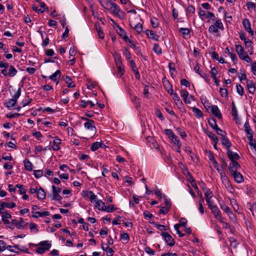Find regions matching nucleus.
Returning <instances> with one entry per match:
<instances>
[{
  "label": "nucleus",
  "instance_id": "2f4dec72",
  "mask_svg": "<svg viewBox=\"0 0 256 256\" xmlns=\"http://www.w3.org/2000/svg\"><path fill=\"white\" fill-rule=\"evenodd\" d=\"M102 248L103 250L106 252L107 254H108V256H112L114 253V250L110 248L109 247L108 245L106 246V247H104V244H102Z\"/></svg>",
  "mask_w": 256,
  "mask_h": 256
},
{
  "label": "nucleus",
  "instance_id": "f8f14e48",
  "mask_svg": "<svg viewBox=\"0 0 256 256\" xmlns=\"http://www.w3.org/2000/svg\"><path fill=\"white\" fill-rule=\"evenodd\" d=\"M210 110L212 113L218 119H221L222 118L221 112L217 106L212 105L211 106Z\"/></svg>",
  "mask_w": 256,
  "mask_h": 256
},
{
  "label": "nucleus",
  "instance_id": "a18cd8bd",
  "mask_svg": "<svg viewBox=\"0 0 256 256\" xmlns=\"http://www.w3.org/2000/svg\"><path fill=\"white\" fill-rule=\"evenodd\" d=\"M220 208L223 210L226 214L230 213L231 211L230 208L226 206L224 203L220 204Z\"/></svg>",
  "mask_w": 256,
  "mask_h": 256
},
{
  "label": "nucleus",
  "instance_id": "8fccbe9b",
  "mask_svg": "<svg viewBox=\"0 0 256 256\" xmlns=\"http://www.w3.org/2000/svg\"><path fill=\"white\" fill-rule=\"evenodd\" d=\"M34 174L36 178H38L43 176V171L42 170H35L34 171Z\"/></svg>",
  "mask_w": 256,
  "mask_h": 256
},
{
  "label": "nucleus",
  "instance_id": "6e6d98bb",
  "mask_svg": "<svg viewBox=\"0 0 256 256\" xmlns=\"http://www.w3.org/2000/svg\"><path fill=\"white\" fill-rule=\"evenodd\" d=\"M215 130L218 135H220L221 136V138L223 137H224V136L226 135V132L224 131H223L219 128H216V130Z\"/></svg>",
  "mask_w": 256,
  "mask_h": 256
},
{
  "label": "nucleus",
  "instance_id": "338daca9",
  "mask_svg": "<svg viewBox=\"0 0 256 256\" xmlns=\"http://www.w3.org/2000/svg\"><path fill=\"white\" fill-rule=\"evenodd\" d=\"M8 66L9 64L6 60L1 61L0 62V68L6 69Z\"/></svg>",
  "mask_w": 256,
  "mask_h": 256
},
{
  "label": "nucleus",
  "instance_id": "37998d69",
  "mask_svg": "<svg viewBox=\"0 0 256 256\" xmlns=\"http://www.w3.org/2000/svg\"><path fill=\"white\" fill-rule=\"evenodd\" d=\"M30 228L32 232L37 233L38 232L37 225L34 223L32 222L30 224Z\"/></svg>",
  "mask_w": 256,
  "mask_h": 256
},
{
  "label": "nucleus",
  "instance_id": "4d7b16f0",
  "mask_svg": "<svg viewBox=\"0 0 256 256\" xmlns=\"http://www.w3.org/2000/svg\"><path fill=\"white\" fill-rule=\"evenodd\" d=\"M114 210V205H109L108 206H105L104 208L103 211L106 212H112Z\"/></svg>",
  "mask_w": 256,
  "mask_h": 256
},
{
  "label": "nucleus",
  "instance_id": "de8ad7c7",
  "mask_svg": "<svg viewBox=\"0 0 256 256\" xmlns=\"http://www.w3.org/2000/svg\"><path fill=\"white\" fill-rule=\"evenodd\" d=\"M123 54L124 56L126 58L129 62L130 60H131V54L130 52L126 48H125Z\"/></svg>",
  "mask_w": 256,
  "mask_h": 256
},
{
  "label": "nucleus",
  "instance_id": "423d86ee",
  "mask_svg": "<svg viewBox=\"0 0 256 256\" xmlns=\"http://www.w3.org/2000/svg\"><path fill=\"white\" fill-rule=\"evenodd\" d=\"M220 174L222 184L228 190L232 192V190H234V188L230 184L228 177L226 176L224 172H220Z\"/></svg>",
  "mask_w": 256,
  "mask_h": 256
},
{
  "label": "nucleus",
  "instance_id": "bf43d9fd",
  "mask_svg": "<svg viewBox=\"0 0 256 256\" xmlns=\"http://www.w3.org/2000/svg\"><path fill=\"white\" fill-rule=\"evenodd\" d=\"M170 208L167 207L166 206H162L160 210V213L162 214H166L170 210Z\"/></svg>",
  "mask_w": 256,
  "mask_h": 256
},
{
  "label": "nucleus",
  "instance_id": "c03bdc74",
  "mask_svg": "<svg viewBox=\"0 0 256 256\" xmlns=\"http://www.w3.org/2000/svg\"><path fill=\"white\" fill-rule=\"evenodd\" d=\"M236 88L237 92L241 96H242L244 94V88L240 84H236Z\"/></svg>",
  "mask_w": 256,
  "mask_h": 256
},
{
  "label": "nucleus",
  "instance_id": "09e8293b",
  "mask_svg": "<svg viewBox=\"0 0 256 256\" xmlns=\"http://www.w3.org/2000/svg\"><path fill=\"white\" fill-rule=\"evenodd\" d=\"M232 115L234 119L238 117V111L234 102L232 104Z\"/></svg>",
  "mask_w": 256,
  "mask_h": 256
},
{
  "label": "nucleus",
  "instance_id": "72a5a7b5",
  "mask_svg": "<svg viewBox=\"0 0 256 256\" xmlns=\"http://www.w3.org/2000/svg\"><path fill=\"white\" fill-rule=\"evenodd\" d=\"M116 66L118 69V71L122 75L124 74V70L123 67V65L122 61H116Z\"/></svg>",
  "mask_w": 256,
  "mask_h": 256
},
{
  "label": "nucleus",
  "instance_id": "7c9ffc66",
  "mask_svg": "<svg viewBox=\"0 0 256 256\" xmlns=\"http://www.w3.org/2000/svg\"><path fill=\"white\" fill-rule=\"evenodd\" d=\"M244 128L247 134V136H250V134H253V132L252 130L251 129L250 124L248 121H246L244 124Z\"/></svg>",
  "mask_w": 256,
  "mask_h": 256
},
{
  "label": "nucleus",
  "instance_id": "ea45409f",
  "mask_svg": "<svg viewBox=\"0 0 256 256\" xmlns=\"http://www.w3.org/2000/svg\"><path fill=\"white\" fill-rule=\"evenodd\" d=\"M172 142L175 144L178 148H180L181 147V143L180 142L178 138L176 135L174 136L171 139Z\"/></svg>",
  "mask_w": 256,
  "mask_h": 256
},
{
  "label": "nucleus",
  "instance_id": "ddd939ff",
  "mask_svg": "<svg viewBox=\"0 0 256 256\" xmlns=\"http://www.w3.org/2000/svg\"><path fill=\"white\" fill-rule=\"evenodd\" d=\"M231 174L236 182L240 183L244 180V177L240 172H235Z\"/></svg>",
  "mask_w": 256,
  "mask_h": 256
},
{
  "label": "nucleus",
  "instance_id": "6e6552de",
  "mask_svg": "<svg viewBox=\"0 0 256 256\" xmlns=\"http://www.w3.org/2000/svg\"><path fill=\"white\" fill-rule=\"evenodd\" d=\"M194 71L198 73L202 78L207 82H209L210 79L208 74L202 72V70H200L199 64L197 63L196 65L194 68Z\"/></svg>",
  "mask_w": 256,
  "mask_h": 256
},
{
  "label": "nucleus",
  "instance_id": "603ef678",
  "mask_svg": "<svg viewBox=\"0 0 256 256\" xmlns=\"http://www.w3.org/2000/svg\"><path fill=\"white\" fill-rule=\"evenodd\" d=\"M134 30L138 34L142 31V26L140 23L136 24L134 27Z\"/></svg>",
  "mask_w": 256,
  "mask_h": 256
},
{
  "label": "nucleus",
  "instance_id": "b1692460",
  "mask_svg": "<svg viewBox=\"0 0 256 256\" xmlns=\"http://www.w3.org/2000/svg\"><path fill=\"white\" fill-rule=\"evenodd\" d=\"M33 214L32 216L34 218H38V217H42L44 216H48L50 215V212L48 211H45L43 212H32Z\"/></svg>",
  "mask_w": 256,
  "mask_h": 256
},
{
  "label": "nucleus",
  "instance_id": "69168bd1",
  "mask_svg": "<svg viewBox=\"0 0 256 256\" xmlns=\"http://www.w3.org/2000/svg\"><path fill=\"white\" fill-rule=\"evenodd\" d=\"M204 196L206 199L211 198L212 196V192L210 189L206 188V191L204 192Z\"/></svg>",
  "mask_w": 256,
  "mask_h": 256
},
{
  "label": "nucleus",
  "instance_id": "3c124183",
  "mask_svg": "<svg viewBox=\"0 0 256 256\" xmlns=\"http://www.w3.org/2000/svg\"><path fill=\"white\" fill-rule=\"evenodd\" d=\"M153 50L157 54H162V49L158 44H154Z\"/></svg>",
  "mask_w": 256,
  "mask_h": 256
},
{
  "label": "nucleus",
  "instance_id": "4468645a",
  "mask_svg": "<svg viewBox=\"0 0 256 256\" xmlns=\"http://www.w3.org/2000/svg\"><path fill=\"white\" fill-rule=\"evenodd\" d=\"M246 86L248 92L250 94H254L256 89L254 82L251 80H248Z\"/></svg>",
  "mask_w": 256,
  "mask_h": 256
},
{
  "label": "nucleus",
  "instance_id": "c756f323",
  "mask_svg": "<svg viewBox=\"0 0 256 256\" xmlns=\"http://www.w3.org/2000/svg\"><path fill=\"white\" fill-rule=\"evenodd\" d=\"M95 206L99 210L103 211L105 207V204L102 200H98L96 201Z\"/></svg>",
  "mask_w": 256,
  "mask_h": 256
},
{
  "label": "nucleus",
  "instance_id": "4be33fe9",
  "mask_svg": "<svg viewBox=\"0 0 256 256\" xmlns=\"http://www.w3.org/2000/svg\"><path fill=\"white\" fill-rule=\"evenodd\" d=\"M61 144V140L58 138L57 137H55L53 140V144L52 145V149L57 151L60 149V144Z\"/></svg>",
  "mask_w": 256,
  "mask_h": 256
},
{
  "label": "nucleus",
  "instance_id": "79ce46f5",
  "mask_svg": "<svg viewBox=\"0 0 256 256\" xmlns=\"http://www.w3.org/2000/svg\"><path fill=\"white\" fill-rule=\"evenodd\" d=\"M179 32L182 34L184 37L186 36H188L190 32V31L188 28H180Z\"/></svg>",
  "mask_w": 256,
  "mask_h": 256
},
{
  "label": "nucleus",
  "instance_id": "1a4fd4ad",
  "mask_svg": "<svg viewBox=\"0 0 256 256\" xmlns=\"http://www.w3.org/2000/svg\"><path fill=\"white\" fill-rule=\"evenodd\" d=\"M105 4L106 6L109 7L112 10L114 14H118L120 12L118 6L115 3L110 1V0L106 2Z\"/></svg>",
  "mask_w": 256,
  "mask_h": 256
},
{
  "label": "nucleus",
  "instance_id": "cd10ccee",
  "mask_svg": "<svg viewBox=\"0 0 256 256\" xmlns=\"http://www.w3.org/2000/svg\"><path fill=\"white\" fill-rule=\"evenodd\" d=\"M24 164L25 169L28 171H32L33 168V165L28 159H26L24 160Z\"/></svg>",
  "mask_w": 256,
  "mask_h": 256
},
{
  "label": "nucleus",
  "instance_id": "e433bc0d",
  "mask_svg": "<svg viewBox=\"0 0 256 256\" xmlns=\"http://www.w3.org/2000/svg\"><path fill=\"white\" fill-rule=\"evenodd\" d=\"M208 122L210 126L214 130H216L218 128V126L216 124V120L214 118H210L208 120Z\"/></svg>",
  "mask_w": 256,
  "mask_h": 256
},
{
  "label": "nucleus",
  "instance_id": "f704fd0d",
  "mask_svg": "<svg viewBox=\"0 0 256 256\" xmlns=\"http://www.w3.org/2000/svg\"><path fill=\"white\" fill-rule=\"evenodd\" d=\"M64 80L68 88H74L75 86L74 82L72 81V78L69 76H66Z\"/></svg>",
  "mask_w": 256,
  "mask_h": 256
},
{
  "label": "nucleus",
  "instance_id": "f03ea898",
  "mask_svg": "<svg viewBox=\"0 0 256 256\" xmlns=\"http://www.w3.org/2000/svg\"><path fill=\"white\" fill-rule=\"evenodd\" d=\"M21 94V88H19L17 90L16 93L14 95L12 98L8 100L4 103L6 106L10 109L15 106L17 102V100Z\"/></svg>",
  "mask_w": 256,
  "mask_h": 256
},
{
  "label": "nucleus",
  "instance_id": "774afa93",
  "mask_svg": "<svg viewBox=\"0 0 256 256\" xmlns=\"http://www.w3.org/2000/svg\"><path fill=\"white\" fill-rule=\"evenodd\" d=\"M188 95V92L186 90H180V96L183 98V99H185L187 98Z\"/></svg>",
  "mask_w": 256,
  "mask_h": 256
},
{
  "label": "nucleus",
  "instance_id": "9d476101",
  "mask_svg": "<svg viewBox=\"0 0 256 256\" xmlns=\"http://www.w3.org/2000/svg\"><path fill=\"white\" fill-rule=\"evenodd\" d=\"M242 24L245 30L251 36H253L254 32L251 28V24L250 20L248 18L244 19L242 22Z\"/></svg>",
  "mask_w": 256,
  "mask_h": 256
},
{
  "label": "nucleus",
  "instance_id": "393cba45",
  "mask_svg": "<svg viewBox=\"0 0 256 256\" xmlns=\"http://www.w3.org/2000/svg\"><path fill=\"white\" fill-rule=\"evenodd\" d=\"M105 146V144L102 142H96L92 144L90 147V150L94 152L98 150L100 148H102Z\"/></svg>",
  "mask_w": 256,
  "mask_h": 256
},
{
  "label": "nucleus",
  "instance_id": "e2e57ef3",
  "mask_svg": "<svg viewBox=\"0 0 256 256\" xmlns=\"http://www.w3.org/2000/svg\"><path fill=\"white\" fill-rule=\"evenodd\" d=\"M20 116H21L20 114H18V113L12 114V112H9L6 114V116L10 118H14L16 117H18Z\"/></svg>",
  "mask_w": 256,
  "mask_h": 256
},
{
  "label": "nucleus",
  "instance_id": "412c9836",
  "mask_svg": "<svg viewBox=\"0 0 256 256\" xmlns=\"http://www.w3.org/2000/svg\"><path fill=\"white\" fill-rule=\"evenodd\" d=\"M118 30H116L118 34L122 37L126 42H128V37L126 34V32L120 26H117Z\"/></svg>",
  "mask_w": 256,
  "mask_h": 256
},
{
  "label": "nucleus",
  "instance_id": "0eeeda50",
  "mask_svg": "<svg viewBox=\"0 0 256 256\" xmlns=\"http://www.w3.org/2000/svg\"><path fill=\"white\" fill-rule=\"evenodd\" d=\"M160 234L168 246L172 247L174 245V240L168 233L162 232Z\"/></svg>",
  "mask_w": 256,
  "mask_h": 256
},
{
  "label": "nucleus",
  "instance_id": "7ed1b4c3",
  "mask_svg": "<svg viewBox=\"0 0 256 256\" xmlns=\"http://www.w3.org/2000/svg\"><path fill=\"white\" fill-rule=\"evenodd\" d=\"M218 30H224V26L221 20H217L214 24L208 28V32L212 34H216L218 32Z\"/></svg>",
  "mask_w": 256,
  "mask_h": 256
},
{
  "label": "nucleus",
  "instance_id": "bb28decb",
  "mask_svg": "<svg viewBox=\"0 0 256 256\" xmlns=\"http://www.w3.org/2000/svg\"><path fill=\"white\" fill-rule=\"evenodd\" d=\"M222 144L224 146L226 147V150L230 149V148L232 146L231 142L227 138L226 135L222 138Z\"/></svg>",
  "mask_w": 256,
  "mask_h": 256
},
{
  "label": "nucleus",
  "instance_id": "680f3d73",
  "mask_svg": "<svg viewBox=\"0 0 256 256\" xmlns=\"http://www.w3.org/2000/svg\"><path fill=\"white\" fill-rule=\"evenodd\" d=\"M229 55L234 64H236L238 62V58L235 54L233 52H229Z\"/></svg>",
  "mask_w": 256,
  "mask_h": 256
},
{
  "label": "nucleus",
  "instance_id": "58836bf2",
  "mask_svg": "<svg viewBox=\"0 0 256 256\" xmlns=\"http://www.w3.org/2000/svg\"><path fill=\"white\" fill-rule=\"evenodd\" d=\"M11 216L10 214L7 212H5L4 215L2 216V220L5 224H10V222L8 219L10 218Z\"/></svg>",
  "mask_w": 256,
  "mask_h": 256
},
{
  "label": "nucleus",
  "instance_id": "864d4df0",
  "mask_svg": "<svg viewBox=\"0 0 256 256\" xmlns=\"http://www.w3.org/2000/svg\"><path fill=\"white\" fill-rule=\"evenodd\" d=\"M195 12V8L192 5H189L186 9V14L188 15L190 14H194Z\"/></svg>",
  "mask_w": 256,
  "mask_h": 256
},
{
  "label": "nucleus",
  "instance_id": "0e129e2a",
  "mask_svg": "<svg viewBox=\"0 0 256 256\" xmlns=\"http://www.w3.org/2000/svg\"><path fill=\"white\" fill-rule=\"evenodd\" d=\"M218 73V70H216V68L214 67L212 68L210 71V74L212 78H216V76L217 75Z\"/></svg>",
  "mask_w": 256,
  "mask_h": 256
},
{
  "label": "nucleus",
  "instance_id": "c9c22d12",
  "mask_svg": "<svg viewBox=\"0 0 256 256\" xmlns=\"http://www.w3.org/2000/svg\"><path fill=\"white\" fill-rule=\"evenodd\" d=\"M80 102V106L83 108H86L88 104L90 105V108H92L95 106V104L90 100L84 101V100H81Z\"/></svg>",
  "mask_w": 256,
  "mask_h": 256
},
{
  "label": "nucleus",
  "instance_id": "f257e3e1",
  "mask_svg": "<svg viewBox=\"0 0 256 256\" xmlns=\"http://www.w3.org/2000/svg\"><path fill=\"white\" fill-rule=\"evenodd\" d=\"M236 50L240 59L244 60L248 62H251L252 60L250 58L248 55L247 53L244 52L241 45H236Z\"/></svg>",
  "mask_w": 256,
  "mask_h": 256
},
{
  "label": "nucleus",
  "instance_id": "a878e982",
  "mask_svg": "<svg viewBox=\"0 0 256 256\" xmlns=\"http://www.w3.org/2000/svg\"><path fill=\"white\" fill-rule=\"evenodd\" d=\"M46 193L44 190L42 188L38 189L36 193V197L38 200H42L46 198Z\"/></svg>",
  "mask_w": 256,
  "mask_h": 256
},
{
  "label": "nucleus",
  "instance_id": "4c0bfd02",
  "mask_svg": "<svg viewBox=\"0 0 256 256\" xmlns=\"http://www.w3.org/2000/svg\"><path fill=\"white\" fill-rule=\"evenodd\" d=\"M8 72V76L10 77H13L16 75L18 71L13 66L11 65L10 66L9 70Z\"/></svg>",
  "mask_w": 256,
  "mask_h": 256
},
{
  "label": "nucleus",
  "instance_id": "f3484780",
  "mask_svg": "<svg viewBox=\"0 0 256 256\" xmlns=\"http://www.w3.org/2000/svg\"><path fill=\"white\" fill-rule=\"evenodd\" d=\"M94 122L92 120H88V122H86L84 124V128L92 131H96V128L94 126Z\"/></svg>",
  "mask_w": 256,
  "mask_h": 256
},
{
  "label": "nucleus",
  "instance_id": "20e7f679",
  "mask_svg": "<svg viewBox=\"0 0 256 256\" xmlns=\"http://www.w3.org/2000/svg\"><path fill=\"white\" fill-rule=\"evenodd\" d=\"M38 244L40 246L36 249V252L40 254H44L46 250H48L52 246L48 241L41 242Z\"/></svg>",
  "mask_w": 256,
  "mask_h": 256
},
{
  "label": "nucleus",
  "instance_id": "49530a36",
  "mask_svg": "<svg viewBox=\"0 0 256 256\" xmlns=\"http://www.w3.org/2000/svg\"><path fill=\"white\" fill-rule=\"evenodd\" d=\"M96 32H97L98 35V37L101 39L104 38V32H102L101 28L100 26H98V27H96Z\"/></svg>",
  "mask_w": 256,
  "mask_h": 256
},
{
  "label": "nucleus",
  "instance_id": "2eb2a0df",
  "mask_svg": "<svg viewBox=\"0 0 256 256\" xmlns=\"http://www.w3.org/2000/svg\"><path fill=\"white\" fill-rule=\"evenodd\" d=\"M240 168V164L236 160H232L230 164L229 170L230 173L237 172L238 168Z\"/></svg>",
  "mask_w": 256,
  "mask_h": 256
},
{
  "label": "nucleus",
  "instance_id": "39448f33",
  "mask_svg": "<svg viewBox=\"0 0 256 256\" xmlns=\"http://www.w3.org/2000/svg\"><path fill=\"white\" fill-rule=\"evenodd\" d=\"M52 196H51V199L54 200L60 201L62 199V196L59 194L61 192L62 189L60 188H57L54 186H52Z\"/></svg>",
  "mask_w": 256,
  "mask_h": 256
},
{
  "label": "nucleus",
  "instance_id": "6ab92c4d",
  "mask_svg": "<svg viewBox=\"0 0 256 256\" xmlns=\"http://www.w3.org/2000/svg\"><path fill=\"white\" fill-rule=\"evenodd\" d=\"M210 209L212 210V214L214 215L215 218L218 220H221V218L222 217L220 216V212L218 208V206H214L211 208Z\"/></svg>",
  "mask_w": 256,
  "mask_h": 256
},
{
  "label": "nucleus",
  "instance_id": "a19ab883",
  "mask_svg": "<svg viewBox=\"0 0 256 256\" xmlns=\"http://www.w3.org/2000/svg\"><path fill=\"white\" fill-rule=\"evenodd\" d=\"M206 134L207 136L212 140L213 142H218V139L216 134L211 132H208Z\"/></svg>",
  "mask_w": 256,
  "mask_h": 256
},
{
  "label": "nucleus",
  "instance_id": "9b49d317",
  "mask_svg": "<svg viewBox=\"0 0 256 256\" xmlns=\"http://www.w3.org/2000/svg\"><path fill=\"white\" fill-rule=\"evenodd\" d=\"M12 224L16 226L18 229H22L24 227L28 224H24V222L22 218H20L19 220H17L16 219L12 220Z\"/></svg>",
  "mask_w": 256,
  "mask_h": 256
},
{
  "label": "nucleus",
  "instance_id": "473e14b6",
  "mask_svg": "<svg viewBox=\"0 0 256 256\" xmlns=\"http://www.w3.org/2000/svg\"><path fill=\"white\" fill-rule=\"evenodd\" d=\"M0 206H2V208L4 209V208H12L16 206L15 203L13 202H10L9 203L6 202H2L0 203Z\"/></svg>",
  "mask_w": 256,
  "mask_h": 256
},
{
  "label": "nucleus",
  "instance_id": "a211bd4d",
  "mask_svg": "<svg viewBox=\"0 0 256 256\" xmlns=\"http://www.w3.org/2000/svg\"><path fill=\"white\" fill-rule=\"evenodd\" d=\"M130 98L136 108H138L140 106V102L139 98L136 96L130 94Z\"/></svg>",
  "mask_w": 256,
  "mask_h": 256
},
{
  "label": "nucleus",
  "instance_id": "5fc2aeb1",
  "mask_svg": "<svg viewBox=\"0 0 256 256\" xmlns=\"http://www.w3.org/2000/svg\"><path fill=\"white\" fill-rule=\"evenodd\" d=\"M176 130L182 138H184L186 137L187 135L186 133L180 128H176Z\"/></svg>",
  "mask_w": 256,
  "mask_h": 256
},
{
  "label": "nucleus",
  "instance_id": "052dcab7",
  "mask_svg": "<svg viewBox=\"0 0 256 256\" xmlns=\"http://www.w3.org/2000/svg\"><path fill=\"white\" fill-rule=\"evenodd\" d=\"M166 134L168 137L171 139L175 135L174 132L170 129H166L164 130Z\"/></svg>",
  "mask_w": 256,
  "mask_h": 256
},
{
  "label": "nucleus",
  "instance_id": "dca6fc26",
  "mask_svg": "<svg viewBox=\"0 0 256 256\" xmlns=\"http://www.w3.org/2000/svg\"><path fill=\"white\" fill-rule=\"evenodd\" d=\"M61 76V72L60 70H57L55 72L49 76V78L54 82H56V84H58V81L57 80L60 78Z\"/></svg>",
  "mask_w": 256,
  "mask_h": 256
},
{
  "label": "nucleus",
  "instance_id": "5701e85b",
  "mask_svg": "<svg viewBox=\"0 0 256 256\" xmlns=\"http://www.w3.org/2000/svg\"><path fill=\"white\" fill-rule=\"evenodd\" d=\"M146 34L148 37L154 40H158V36L154 31L150 30H147L146 31Z\"/></svg>",
  "mask_w": 256,
  "mask_h": 256
},
{
  "label": "nucleus",
  "instance_id": "13d9d810",
  "mask_svg": "<svg viewBox=\"0 0 256 256\" xmlns=\"http://www.w3.org/2000/svg\"><path fill=\"white\" fill-rule=\"evenodd\" d=\"M32 101V99L31 98H28L27 99L22 100L21 102V104L22 106L23 107H24L28 105Z\"/></svg>",
  "mask_w": 256,
  "mask_h": 256
},
{
  "label": "nucleus",
  "instance_id": "aec40b11",
  "mask_svg": "<svg viewBox=\"0 0 256 256\" xmlns=\"http://www.w3.org/2000/svg\"><path fill=\"white\" fill-rule=\"evenodd\" d=\"M226 151L227 155L231 162L237 160L240 157L236 152H232L230 149L226 150Z\"/></svg>",
  "mask_w": 256,
  "mask_h": 256
},
{
  "label": "nucleus",
  "instance_id": "c85d7f7f",
  "mask_svg": "<svg viewBox=\"0 0 256 256\" xmlns=\"http://www.w3.org/2000/svg\"><path fill=\"white\" fill-rule=\"evenodd\" d=\"M192 110L196 118H200L203 116L204 114L202 111L197 108L192 107Z\"/></svg>",
  "mask_w": 256,
  "mask_h": 256
}]
</instances>
